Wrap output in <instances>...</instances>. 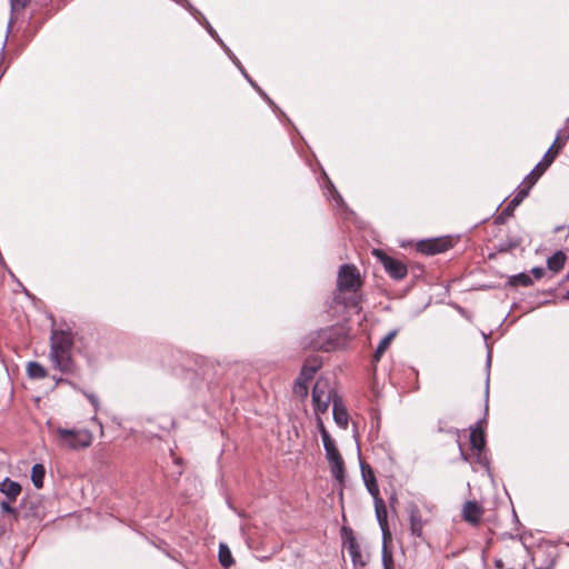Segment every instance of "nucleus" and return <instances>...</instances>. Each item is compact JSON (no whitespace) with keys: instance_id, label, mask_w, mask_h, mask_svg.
<instances>
[{"instance_id":"obj_1","label":"nucleus","mask_w":569,"mask_h":569,"mask_svg":"<svg viewBox=\"0 0 569 569\" xmlns=\"http://www.w3.org/2000/svg\"><path fill=\"white\" fill-rule=\"evenodd\" d=\"M73 347V337L67 330H52L50 336V360L60 372L76 376L78 373L77 365L71 357Z\"/></svg>"},{"instance_id":"obj_2","label":"nucleus","mask_w":569,"mask_h":569,"mask_svg":"<svg viewBox=\"0 0 569 569\" xmlns=\"http://www.w3.org/2000/svg\"><path fill=\"white\" fill-rule=\"evenodd\" d=\"M362 287V279L358 268L353 264H342L338 271V293L335 300L347 308H358L361 296L359 290Z\"/></svg>"},{"instance_id":"obj_3","label":"nucleus","mask_w":569,"mask_h":569,"mask_svg":"<svg viewBox=\"0 0 569 569\" xmlns=\"http://www.w3.org/2000/svg\"><path fill=\"white\" fill-rule=\"evenodd\" d=\"M340 397L331 386L329 379L319 377L312 389V405L317 415L328 411L330 403Z\"/></svg>"},{"instance_id":"obj_4","label":"nucleus","mask_w":569,"mask_h":569,"mask_svg":"<svg viewBox=\"0 0 569 569\" xmlns=\"http://www.w3.org/2000/svg\"><path fill=\"white\" fill-rule=\"evenodd\" d=\"M57 435L59 443L71 450L88 448L92 443V433L87 429H66L58 428Z\"/></svg>"},{"instance_id":"obj_5","label":"nucleus","mask_w":569,"mask_h":569,"mask_svg":"<svg viewBox=\"0 0 569 569\" xmlns=\"http://www.w3.org/2000/svg\"><path fill=\"white\" fill-rule=\"evenodd\" d=\"M485 422H486L485 419L479 420L476 422L475 427L471 428L470 446L472 449H475L477 451V462L483 467H488L489 460L485 452L486 437H485V431L482 428V423H485Z\"/></svg>"},{"instance_id":"obj_6","label":"nucleus","mask_w":569,"mask_h":569,"mask_svg":"<svg viewBox=\"0 0 569 569\" xmlns=\"http://www.w3.org/2000/svg\"><path fill=\"white\" fill-rule=\"evenodd\" d=\"M342 532L343 548L347 549L352 565L355 567H365L367 565L368 558L361 552L360 546L357 541V538L353 536L352 530L343 527Z\"/></svg>"},{"instance_id":"obj_7","label":"nucleus","mask_w":569,"mask_h":569,"mask_svg":"<svg viewBox=\"0 0 569 569\" xmlns=\"http://www.w3.org/2000/svg\"><path fill=\"white\" fill-rule=\"evenodd\" d=\"M375 252L392 279L402 280L407 276V266L401 260L392 258L380 250H375Z\"/></svg>"},{"instance_id":"obj_8","label":"nucleus","mask_w":569,"mask_h":569,"mask_svg":"<svg viewBox=\"0 0 569 569\" xmlns=\"http://www.w3.org/2000/svg\"><path fill=\"white\" fill-rule=\"evenodd\" d=\"M338 346V340L332 329H321L316 332L310 341V347L315 350L331 351Z\"/></svg>"},{"instance_id":"obj_9","label":"nucleus","mask_w":569,"mask_h":569,"mask_svg":"<svg viewBox=\"0 0 569 569\" xmlns=\"http://www.w3.org/2000/svg\"><path fill=\"white\" fill-rule=\"evenodd\" d=\"M451 239L448 237H443L420 241L418 244V249L422 253L432 256L447 251L449 248H451Z\"/></svg>"},{"instance_id":"obj_10","label":"nucleus","mask_w":569,"mask_h":569,"mask_svg":"<svg viewBox=\"0 0 569 569\" xmlns=\"http://www.w3.org/2000/svg\"><path fill=\"white\" fill-rule=\"evenodd\" d=\"M360 469L368 492L372 496L373 499L379 498L380 491L372 468L365 462H360Z\"/></svg>"},{"instance_id":"obj_11","label":"nucleus","mask_w":569,"mask_h":569,"mask_svg":"<svg viewBox=\"0 0 569 569\" xmlns=\"http://www.w3.org/2000/svg\"><path fill=\"white\" fill-rule=\"evenodd\" d=\"M482 515H483V508L477 501L469 500L463 505L462 518L465 521H467L471 525H477V523H479Z\"/></svg>"},{"instance_id":"obj_12","label":"nucleus","mask_w":569,"mask_h":569,"mask_svg":"<svg viewBox=\"0 0 569 569\" xmlns=\"http://www.w3.org/2000/svg\"><path fill=\"white\" fill-rule=\"evenodd\" d=\"M375 501V511L376 517L378 520V523L381 528L383 540L387 539V537H390L389 528H388V520H387V507L381 497L373 499Z\"/></svg>"},{"instance_id":"obj_13","label":"nucleus","mask_w":569,"mask_h":569,"mask_svg":"<svg viewBox=\"0 0 569 569\" xmlns=\"http://www.w3.org/2000/svg\"><path fill=\"white\" fill-rule=\"evenodd\" d=\"M332 413H333L335 422L339 427L346 429L348 427L349 415H348V411H347V409H346V407L343 405V401H342L341 397H337L333 400Z\"/></svg>"},{"instance_id":"obj_14","label":"nucleus","mask_w":569,"mask_h":569,"mask_svg":"<svg viewBox=\"0 0 569 569\" xmlns=\"http://www.w3.org/2000/svg\"><path fill=\"white\" fill-rule=\"evenodd\" d=\"M409 521L411 533L416 537L422 536L423 520L421 512L416 505L409 507Z\"/></svg>"},{"instance_id":"obj_15","label":"nucleus","mask_w":569,"mask_h":569,"mask_svg":"<svg viewBox=\"0 0 569 569\" xmlns=\"http://www.w3.org/2000/svg\"><path fill=\"white\" fill-rule=\"evenodd\" d=\"M21 490L22 488L20 483L11 480L10 478H6L0 481V492L6 495L9 500H16L21 493Z\"/></svg>"},{"instance_id":"obj_16","label":"nucleus","mask_w":569,"mask_h":569,"mask_svg":"<svg viewBox=\"0 0 569 569\" xmlns=\"http://www.w3.org/2000/svg\"><path fill=\"white\" fill-rule=\"evenodd\" d=\"M532 562L536 569H552L555 566V559L541 549L533 552Z\"/></svg>"},{"instance_id":"obj_17","label":"nucleus","mask_w":569,"mask_h":569,"mask_svg":"<svg viewBox=\"0 0 569 569\" xmlns=\"http://www.w3.org/2000/svg\"><path fill=\"white\" fill-rule=\"evenodd\" d=\"M567 260V256L563 251H556L551 257L547 259V267L550 271L559 272Z\"/></svg>"},{"instance_id":"obj_18","label":"nucleus","mask_w":569,"mask_h":569,"mask_svg":"<svg viewBox=\"0 0 569 569\" xmlns=\"http://www.w3.org/2000/svg\"><path fill=\"white\" fill-rule=\"evenodd\" d=\"M329 467L331 475L340 482L342 483L345 481V462L342 457L338 458L337 460H330Z\"/></svg>"},{"instance_id":"obj_19","label":"nucleus","mask_w":569,"mask_h":569,"mask_svg":"<svg viewBox=\"0 0 569 569\" xmlns=\"http://www.w3.org/2000/svg\"><path fill=\"white\" fill-rule=\"evenodd\" d=\"M46 469L41 463H36L31 470V481L37 489H41L43 487Z\"/></svg>"},{"instance_id":"obj_20","label":"nucleus","mask_w":569,"mask_h":569,"mask_svg":"<svg viewBox=\"0 0 569 569\" xmlns=\"http://www.w3.org/2000/svg\"><path fill=\"white\" fill-rule=\"evenodd\" d=\"M507 284L510 287H518V286L529 287L532 284V279H531L530 274H528L526 272H520L518 274L510 276L507 281Z\"/></svg>"},{"instance_id":"obj_21","label":"nucleus","mask_w":569,"mask_h":569,"mask_svg":"<svg viewBox=\"0 0 569 569\" xmlns=\"http://www.w3.org/2000/svg\"><path fill=\"white\" fill-rule=\"evenodd\" d=\"M27 373L31 379H43L47 377V370L44 367L36 361H30L28 363Z\"/></svg>"},{"instance_id":"obj_22","label":"nucleus","mask_w":569,"mask_h":569,"mask_svg":"<svg viewBox=\"0 0 569 569\" xmlns=\"http://www.w3.org/2000/svg\"><path fill=\"white\" fill-rule=\"evenodd\" d=\"M321 363L317 360H308L301 368L300 373L303 377H307L309 380H312L316 372L320 369Z\"/></svg>"},{"instance_id":"obj_23","label":"nucleus","mask_w":569,"mask_h":569,"mask_svg":"<svg viewBox=\"0 0 569 569\" xmlns=\"http://www.w3.org/2000/svg\"><path fill=\"white\" fill-rule=\"evenodd\" d=\"M397 331H390L387 336H385L381 341L379 342L376 351H375V358L379 360L381 356L385 353L389 345L391 343L392 339L396 337Z\"/></svg>"},{"instance_id":"obj_24","label":"nucleus","mask_w":569,"mask_h":569,"mask_svg":"<svg viewBox=\"0 0 569 569\" xmlns=\"http://www.w3.org/2000/svg\"><path fill=\"white\" fill-rule=\"evenodd\" d=\"M219 562L224 568H229L233 565V558L227 545L220 543Z\"/></svg>"},{"instance_id":"obj_25","label":"nucleus","mask_w":569,"mask_h":569,"mask_svg":"<svg viewBox=\"0 0 569 569\" xmlns=\"http://www.w3.org/2000/svg\"><path fill=\"white\" fill-rule=\"evenodd\" d=\"M521 244V239L518 237H510L501 241L498 246L499 251L507 252L518 248Z\"/></svg>"},{"instance_id":"obj_26","label":"nucleus","mask_w":569,"mask_h":569,"mask_svg":"<svg viewBox=\"0 0 569 569\" xmlns=\"http://www.w3.org/2000/svg\"><path fill=\"white\" fill-rule=\"evenodd\" d=\"M546 170L547 168L545 166H542L540 162L537 163V166L526 177L525 182H528L531 186H533Z\"/></svg>"},{"instance_id":"obj_27","label":"nucleus","mask_w":569,"mask_h":569,"mask_svg":"<svg viewBox=\"0 0 569 569\" xmlns=\"http://www.w3.org/2000/svg\"><path fill=\"white\" fill-rule=\"evenodd\" d=\"M525 183L526 186L523 188H519L516 196L512 198L513 206H519L523 201V199L528 197L532 186L528 182Z\"/></svg>"},{"instance_id":"obj_28","label":"nucleus","mask_w":569,"mask_h":569,"mask_svg":"<svg viewBox=\"0 0 569 569\" xmlns=\"http://www.w3.org/2000/svg\"><path fill=\"white\" fill-rule=\"evenodd\" d=\"M569 139V131L568 130H560L551 146H553L557 150H561L567 140Z\"/></svg>"},{"instance_id":"obj_29","label":"nucleus","mask_w":569,"mask_h":569,"mask_svg":"<svg viewBox=\"0 0 569 569\" xmlns=\"http://www.w3.org/2000/svg\"><path fill=\"white\" fill-rule=\"evenodd\" d=\"M558 153H559V150H557L553 146H551L547 150L545 156L542 157V160L540 161V163L542 166H545L546 168H548L553 162V160L556 159Z\"/></svg>"},{"instance_id":"obj_30","label":"nucleus","mask_w":569,"mask_h":569,"mask_svg":"<svg viewBox=\"0 0 569 569\" xmlns=\"http://www.w3.org/2000/svg\"><path fill=\"white\" fill-rule=\"evenodd\" d=\"M236 66L241 70L242 74L246 79L251 83V86L260 93V96L269 103L273 104L272 100L251 80V78L247 74L246 70L241 67L240 62L237 61Z\"/></svg>"},{"instance_id":"obj_31","label":"nucleus","mask_w":569,"mask_h":569,"mask_svg":"<svg viewBox=\"0 0 569 569\" xmlns=\"http://www.w3.org/2000/svg\"><path fill=\"white\" fill-rule=\"evenodd\" d=\"M12 501H13V500H9V499L2 500V501L0 502V509H1V512H2V513H9V515H12L14 518H18V516H19V511H18V509H17V508H13V507L11 506V502H12Z\"/></svg>"},{"instance_id":"obj_32","label":"nucleus","mask_w":569,"mask_h":569,"mask_svg":"<svg viewBox=\"0 0 569 569\" xmlns=\"http://www.w3.org/2000/svg\"><path fill=\"white\" fill-rule=\"evenodd\" d=\"M382 566L383 569H393L392 555L387 550L386 541L383 542L382 548Z\"/></svg>"},{"instance_id":"obj_33","label":"nucleus","mask_w":569,"mask_h":569,"mask_svg":"<svg viewBox=\"0 0 569 569\" xmlns=\"http://www.w3.org/2000/svg\"><path fill=\"white\" fill-rule=\"evenodd\" d=\"M208 31L209 33L222 46V48L224 49V51L228 53V56L232 59V61L236 63L237 61H239L233 54L232 52L230 51V49L222 42V40L218 37L217 32L214 31V29L208 24Z\"/></svg>"},{"instance_id":"obj_34","label":"nucleus","mask_w":569,"mask_h":569,"mask_svg":"<svg viewBox=\"0 0 569 569\" xmlns=\"http://www.w3.org/2000/svg\"><path fill=\"white\" fill-rule=\"evenodd\" d=\"M325 451H326V458L328 461L333 460V459L337 460L338 458H341V455H340L336 443L332 446L326 447Z\"/></svg>"},{"instance_id":"obj_35","label":"nucleus","mask_w":569,"mask_h":569,"mask_svg":"<svg viewBox=\"0 0 569 569\" xmlns=\"http://www.w3.org/2000/svg\"><path fill=\"white\" fill-rule=\"evenodd\" d=\"M293 392L298 397L305 399L308 396V385H303L300 382H295L293 385Z\"/></svg>"},{"instance_id":"obj_36","label":"nucleus","mask_w":569,"mask_h":569,"mask_svg":"<svg viewBox=\"0 0 569 569\" xmlns=\"http://www.w3.org/2000/svg\"><path fill=\"white\" fill-rule=\"evenodd\" d=\"M29 0H10L11 11L18 12L26 8Z\"/></svg>"},{"instance_id":"obj_37","label":"nucleus","mask_w":569,"mask_h":569,"mask_svg":"<svg viewBox=\"0 0 569 569\" xmlns=\"http://www.w3.org/2000/svg\"><path fill=\"white\" fill-rule=\"evenodd\" d=\"M518 206L512 204V200L507 204V207L502 210L500 216L498 217V220H502L505 217H511L513 214L515 209Z\"/></svg>"},{"instance_id":"obj_38","label":"nucleus","mask_w":569,"mask_h":569,"mask_svg":"<svg viewBox=\"0 0 569 569\" xmlns=\"http://www.w3.org/2000/svg\"><path fill=\"white\" fill-rule=\"evenodd\" d=\"M83 395L86 396V398L90 401V403L93 406L94 408V411L97 412L98 409H99V399L96 395L93 393H90V392H87V391H83Z\"/></svg>"},{"instance_id":"obj_39","label":"nucleus","mask_w":569,"mask_h":569,"mask_svg":"<svg viewBox=\"0 0 569 569\" xmlns=\"http://www.w3.org/2000/svg\"><path fill=\"white\" fill-rule=\"evenodd\" d=\"M321 439H322L323 448L335 445V441L331 438V436L329 435V432H322Z\"/></svg>"},{"instance_id":"obj_40","label":"nucleus","mask_w":569,"mask_h":569,"mask_svg":"<svg viewBox=\"0 0 569 569\" xmlns=\"http://www.w3.org/2000/svg\"><path fill=\"white\" fill-rule=\"evenodd\" d=\"M545 269L542 267H535L531 269V274L536 278V279H540L545 276Z\"/></svg>"},{"instance_id":"obj_41","label":"nucleus","mask_w":569,"mask_h":569,"mask_svg":"<svg viewBox=\"0 0 569 569\" xmlns=\"http://www.w3.org/2000/svg\"><path fill=\"white\" fill-rule=\"evenodd\" d=\"M438 431H439V432L456 433V435L458 433V430H456V429H445V428L441 426V422H439Z\"/></svg>"},{"instance_id":"obj_42","label":"nucleus","mask_w":569,"mask_h":569,"mask_svg":"<svg viewBox=\"0 0 569 569\" xmlns=\"http://www.w3.org/2000/svg\"><path fill=\"white\" fill-rule=\"evenodd\" d=\"M310 380L307 378V377H303L301 376V373H299L298 378L296 379L295 382H300V383H303V385H308Z\"/></svg>"},{"instance_id":"obj_43","label":"nucleus","mask_w":569,"mask_h":569,"mask_svg":"<svg viewBox=\"0 0 569 569\" xmlns=\"http://www.w3.org/2000/svg\"><path fill=\"white\" fill-rule=\"evenodd\" d=\"M318 428H319L321 436H322V432H328L321 419H318Z\"/></svg>"},{"instance_id":"obj_44","label":"nucleus","mask_w":569,"mask_h":569,"mask_svg":"<svg viewBox=\"0 0 569 569\" xmlns=\"http://www.w3.org/2000/svg\"><path fill=\"white\" fill-rule=\"evenodd\" d=\"M459 451H460V457H461V459H462V460H465V461H468V460H469V459H468V456H467V453L463 451V449H462V447H461V445H460V443H459Z\"/></svg>"},{"instance_id":"obj_45","label":"nucleus","mask_w":569,"mask_h":569,"mask_svg":"<svg viewBox=\"0 0 569 569\" xmlns=\"http://www.w3.org/2000/svg\"><path fill=\"white\" fill-rule=\"evenodd\" d=\"M57 382H69L68 380H63L62 378H58Z\"/></svg>"},{"instance_id":"obj_46","label":"nucleus","mask_w":569,"mask_h":569,"mask_svg":"<svg viewBox=\"0 0 569 569\" xmlns=\"http://www.w3.org/2000/svg\"><path fill=\"white\" fill-rule=\"evenodd\" d=\"M28 503H29V502H28L27 500H24V501L21 503V507L26 508V507L28 506Z\"/></svg>"},{"instance_id":"obj_47","label":"nucleus","mask_w":569,"mask_h":569,"mask_svg":"<svg viewBox=\"0 0 569 569\" xmlns=\"http://www.w3.org/2000/svg\"><path fill=\"white\" fill-rule=\"evenodd\" d=\"M337 200L342 201V198L340 194L337 193Z\"/></svg>"},{"instance_id":"obj_48","label":"nucleus","mask_w":569,"mask_h":569,"mask_svg":"<svg viewBox=\"0 0 569 569\" xmlns=\"http://www.w3.org/2000/svg\"><path fill=\"white\" fill-rule=\"evenodd\" d=\"M488 392H489V387L487 386L486 388V395L488 396Z\"/></svg>"},{"instance_id":"obj_49","label":"nucleus","mask_w":569,"mask_h":569,"mask_svg":"<svg viewBox=\"0 0 569 569\" xmlns=\"http://www.w3.org/2000/svg\"><path fill=\"white\" fill-rule=\"evenodd\" d=\"M567 298L569 299V290L567 291Z\"/></svg>"}]
</instances>
